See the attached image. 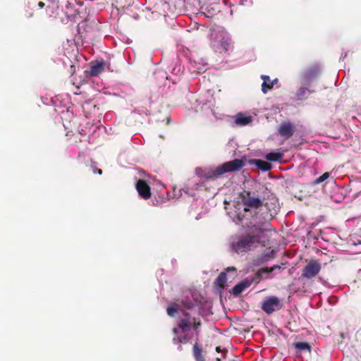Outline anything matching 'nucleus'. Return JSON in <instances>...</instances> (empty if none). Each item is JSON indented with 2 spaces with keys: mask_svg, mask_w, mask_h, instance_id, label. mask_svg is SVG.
<instances>
[{
  "mask_svg": "<svg viewBox=\"0 0 361 361\" xmlns=\"http://www.w3.org/2000/svg\"><path fill=\"white\" fill-rule=\"evenodd\" d=\"M240 197L244 207L243 218L250 220V224L257 226L258 214L263 200L255 191L250 190H243Z\"/></svg>",
  "mask_w": 361,
  "mask_h": 361,
  "instance_id": "1",
  "label": "nucleus"
},
{
  "mask_svg": "<svg viewBox=\"0 0 361 361\" xmlns=\"http://www.w3.org/2000/svg\"><path fill=\"white\" fill-rule=\"evenodd\" d=\"M248 227H251L252 231L246 235H240L236 242L232 243V249L237 253L248 252L255 243L260 241L261 234L264 232V229L261 226H253L247 224Z\"/></svg>",
  "mask_w": 361,
  "mask_h": 361,
  "instance_id": "2",
  "label": "nucleus"
},
{
  "mask_svg": "<svg viewBox=\"0 0 361 361\" xmlns=\"http://www.w3.org/2000/svg\"><path fill=\"white\" fill-rule=\"evenodd\" d=\"M280 210L278 200L275 197L269 198L266 202L263 200L260 212L258 214L257 226L262 227L267 222L270 221L276 216Z\"/></svg>",
  "mask_w": 361,
  "mask_h": 361,
  "instance_id": "3",
  "label": "nucleus"
},
{
  "mask_svg": "<svg viewBox=\"0 0 361 361\" xmlns=\"http://www.w3.org/2000/svg\"><path fill=\"white\" fill-rule=\"evenodd\" d=\"M282 307L283 304L279 298L270 296L263 301L261 308L267 314H271L276 311L280 310Z\"/></svg>",
  "mask_w": 361,
  "mask_h": 361,
  "instance_id": "4",
  "label": "nucleus"
},
{
  "mask_svg": "<svg viewBox=\"0 0 361 361\" xmlns=\"http://www.w3.org/2000/svg\"><path fill=\"white\" fill-rule=\"evenodd\" d=\"M245 164L242 159H235L232 161L225 162L217 167L218 174H224L227 172H233L240 170Z\"/></svg>",
  "mask_w": 361,
  "mask_h": 361,
  "instance_id": "5",
  "label": "nucleus"
},
{
  "mask_svg": "<svg viewBox=\"0 0 361 361\" xmlns=\"http://www.w3.org/2000/svg\"><path fill=\"white\" fill-rule=\"evenodd\" d=\"M321 269L320 263L317 260L312 259L302 269V277L311 279L319 274Z\"/></svg>",
  "mask_w": 361,
  "mask_h": 361,
  "instance_id": "6",
  "label": "nucleus"
},
{
  "mask_svg": "<svg viewBox=\"0 0 361 361\" xmlns=\"http://www.w3.org/2000/svg\"><path fill=\"white\" fill-rule=\"evenodd\" d=\"M319 75V68L314 66L306 69L300 76V82L303 85L309 86L310 83Z\"/></svg>",
  "mask_w": 361,
  "mask_h": 361,
  "instance_id": "7",
  "label": "nucleus"
},
{
  "mask_svg": "<svg viewBox=\"0 0 361 361\" xmlns=\"http://www.w3.org/2000/svg\"><path fill=\"white\" fill-rule=\"evenodd\" d=\"M296 130L295 125L290 121H283L278 128V134L283 138H290Z\"/></svg>",
  "mask_w": 361,
  "mask_h": 361,
  "instance_id": "8",
  "label": "nucleus"
},
{
  "mask_svg": "<svg viewBox=\"0 0 361 361\" xmlns=\"http://www.w3.org/2000/svg\"><path fill=\"white\" fill-rule=\"evenodd\" d=\"M194 318L185 310H182V317L180 318L178 324V328L182 333H186L191 329Z\"/></svg>",
  "mask_w": 361,
  "mask_h": 361,
  "instance_id": "9",
  "label": "nucleus"
},
{
  "mask_svg": "<svg viewBox=\"0 0 361 361\" xmlns=\"http://www.w3.org/2000/svg\"><path fill=\"white\" fill-rule=\"evenodd\" d=\"M135 188L141 198L148 200L151 197V188L146 180L138 179L135 184Z\"/></svg>",
  "mask_w": 361,
  "mask_h": 361,
  "instance_id": "10",
  "label": "nucleus"
},
{
  "mask_svg": "<svg viewBox=\"0 0 361 361\" xmlns=\"http://www.w3.org/2000/svg\"><path fill=\"white\" fill-rule=\"evenodd\" d=\"M274 257H275L274 250H268L264 251L263 253L260 254L259 255L257 256L256 257H255L252 259L251 264L253 267H259V266L269 262V260L274 259Z\"/></svg>",
  "mask_w": 361,
  "mask_h": 361,
  "instance_id": "11",
  "label": "nucleus"
},
{
  "mask_svg": "<svg viewBox=\"0 0 361 361\" xmlns=\"http://www.w3.org/2000/svg\"><path fill=\"white\" fill-rule=\"evenodd\" d=\"M106 69L110 70L109 62L104 61H97L96 63L92 64L89 74L90 76H98Z\"/></svg>",
  "mask_w": 361,
  "mask_h": 361,
  "instance_id": "12",
  "label": "nucleus"
},
{
  "mask_svg": "<svg viewBox=\"0 0 361 361\" xmlns=\"http://www.w3.org/2000/svg\"><path fill=\"white\" fill-rule=\"evenodd\" d=\"M252 284L250 277H247L238 283H237L233 288L231 293L235 295H239L244 290L249 288Z\"/></svg>",
  "mask_w": 361,
  "mask_h": 361,
  "instance_id": "13",
  "label": "nucleus"
},
{
  "mask_svg": "<svg viewBox=\"0 0 361 361\" xmlns=\"http://www.w3.org/2000/svg\"><path fill=\"white\" fill-rule=\"evenodd\" d=\"M269 272L267 267L261 268L257 270L253 276L250 277L252 283H259L262 280L269 279Z\"/></svg>",
  "mask_w": 361,
  "mask_h": 361,
  "instance_id": "14",
  "label": "nucleus"
},
{
  "mask_svg": "<svg viewBox=\"0 0 361 361\" xmlns=\"http://www.w3.org/2000/svg\"><path fill=\"white\" fill-rule=\"evenodd\" d=\"M196 173L199 176L204 178L206 180H213L222 176V174H218L217 167L214 170H209L207 171H202L200 169H196Z\"/></svg>",
  "mask_w": 361,
  "mask_h": 361,
  "instance_id": "15",
  "label": "nucleus"
},
{
  "mask_svg": "<svg viewBox=\"0 0 361 361\" xmlns=\"http://www.w3.org/2000/svg\"><path fill=\"white\" fill-rule=\"evenodd\" d=\"M312 92L313 91L307 89V86L302 85V86L296 91L295 97L298 100H305Z\"/></svg>",
  "mask_w": 361,
  "mask_h": 361,
  "instance_id": "16",
  "label": "nucleus"
},
{
  "mask_svg": "<svg viewBox=\"0 0 361 361\" xmlns=\"http://www.w3.org/2000/svg\"><path fill=\"white\" fill-rule=\"evenodd\" d=\"M297 350V353H310L312 350L311 345L307 342H295L293 344Z\"/></svg>",
  "mask_w": 361,
  "mask_h": 361,
  "instance_id": "17",
  "label": "nucleus"
},
{
  "mask_svg": "<svg viewBox=\"0 0 361 361\" xmlns=\"http://www.w3.org/2000/svg\"><path fill=\"white\" fill-rule=\"evenodd\" d=\"M192 354L195 361H205L203 349L197 342H195L192 346Z\"/></svg>",
  "mask_w": 361,
  "mask_h": 361,
  "instance_id": "18",
  "label": "nucleus"
},
{
  "mask_svg": "<svg viewBox=\"0 0 361 361\" xmlns=\"http://www.w3.org/2000/svg\"><path fill=\"white\" fill-rule=\"evenodd\" d=\"M252 164L264 172L271 170L272 168V165L269 162L262 159H254L252 160Z\"/></svg>",
  "mask_w": 361,
  "mask_h": 361,
  "instance_id": "19",
  "label": "nucleus"
},
{
  "mask_svg": "<svg viewBox=\"0 0 361 361\" xmlns=\"http://www.w3.org/2000/svg\"><path fill=\"white\" fill-rule=\"evenodd\" d=\"M261 78L263 80L262 91L266 94L268 90H271L274 87V81H271L268 75H262Z\"/></svg>",
  "mask_w": 361,
  "mask_h": 361,
  "instance_id": "20",
  "label": "nucleus"
},
{
  "mask_svg": "<svg viewBox=\"0 0 361 361\" xmlns=\"http://www.w3.org/2000/svg\"><path fill=\"white\" fill-rule=\"evenodd\" d=\"M251 121V116H244L243 114H238L235 119V123L238 126H246Z\"/></svg>",
  "mask_w": 361,
  "mask_h": 361,
  "instance_id": "21",
  "label": "nucleus"
},
{
  "mask_svg": "<svg viewBox=\"0 0 361 361\" xmlns=\"http://www.w3.org/2000/svg\"><path fill=\"white\" fill-rule=\"evenodd\" d=\"M220 49L225 52L232 51L233 45L230 39H222L220 42Z\"/></svg>",
  "mask_w": 361,
  "mask_h": 361,
  "instance_id": "22",
  "label": "nucleus"
},
{
  "mask_svg": "<svg viewBox=\"0 0 361 361\" xmlns=\"http://www.w3.org/2000/svg\"><path fill=\"white\" fill-rule=\"evenodd\" d=\"M283 154L281 152H270L266 155L267 160L269 161H278L283 159Z\"/></svg>",
  "mask_w": 361,
  "mask_h": 361,
  "instance_id": "23",
  "label": "nucleus"
},
{
  "mask_svg": "<svg viewBox=\"0 0 361 361\" xmlns=\"http://www.w3.org/2000/svg\"><path fill=\"white\" fill-rule=\"evenodd\" d=\"M179 308H180V306H179L178 303H177V302L171 303L166 309L167 314L170 317H174L175 314L178 312Z\"/></svg>",
  "mask_w": 361,
  "mask_h": 361,
  "instance_id": "24",
  "label": "nucleus"
},
{
  "mask_svg": "<svg viewBox=\"0 0 361 361\" xmlns=\"http://www.w3.org/2000/svg\"><path fill=\"white\" fill-rule=\"evenodd\" d=\"M226 274L225 272H221L216 279V283L220 288H224V284L226 283Z\"/></svg>",
  "mask_w": 361,
  "mask_h": 361,
  "instance_id": "25",
  "label": "nucleus"
},
{
  "mask_svg": "<svg viewBox=\"0 0 361 361\" xmlns=\"http://www.w3.org/2000/svg\"><path fill=\"white\" fill-rule=\"evenodd\" d=\"M202 326V322L199 318H194V320L192 322V327L193 331H195V334L196 337L199 336L200 331L199 329Z\"/></svg>",
  "mask_w": 361,
  "mask_h": 361,
  "instance_id": "26",
  "label": "nucleus"
},
{
  "mask_svg": "<svg viewBox=\"0 0 361 361\" xmlns=\"http://www.w3.org/2000/svg\"><path fill=\"white\" fill-rule=\"evenodd\" d=\"M173 343L178 345V350L179 351L183 350L182 343H183V338L180 336H174L173 338Z\"/></svg>",
  "mask_w": 361,
  "mask_h": 361,
  "instance_id": "27",
  "label": "nucleus"
},
{
  "mask_svg": "<svg viewBox=\"0 0 361 361\" xmlns=\"http://www.w3.org/2000/svg\"><path fill=\"white\" fill-rule=\"evenodd\" d=\"M329 177V173L325 172L322 176H320L319 177L316 178L314 180L313 183H314V185H318V184L324 182V180H326V179H328Z\"/></svg>",
  "mask_w": 361,
  "mask_h": 361,
  "instance_id": "28",
  "label": "nucleus"
},
{
  "mask_svg": "<svg viewBox=\"0 0 361 361\" xmlns=\"http://www.w3.org/2000/svg\"><path fill=\"white\" fill-rule=\"evenodd\" d=\"M180 304L185 310H190L195 306L194 302L190 300H181Z\"/></svg>",
  "mask_w": 361,
  "mask_h": 361,
  "instance_id": "29",
  "label": "nucleus"
},
{
  "mask_svg": "<svg viewBox=\"0 0 361 361\" xmlns=\"http://www.w3.org/2000/svg\"><path fill=\"white\" fill-rule=\"evenodd\" d=\"M216 351L219 353V352H222L223 353V357H226V354L227 353L228 350L224 348L223 350L221 349V347L220 346H217L216 347Z\"/></svg>",
  "mask_w": 361,
  "mask_h": 361,
  "instance_id": "30",
  "label": "nucleus"
},
{
  "mask_svg": "<svg viewBox=\"0 0 361 361\" xmlns=\"http://www.w3.org/2000/svg\"><path fill=\"white\" fill-rule=\"evenodd\" d=\"M269 274H271L272 271H274L276 269H280L281 267L279 265H274L271 267H267Z\"/></svg>",
  "mask_w": 361,
  "mask_h": 361,
  "instance_id": "31",
  "label": "nucleus"
},
{
  "mask_svg": "<svg viewBox=\"0 0 361 361\" xmlns=\"http://www.w3.org/2000/svg\"><path fill=\"white\" fill-rule=\"evenodd\" d=\"M182 338H183V343H187L188 342H189V341L190 339V337L188 336L187 334H185L184 336H183Z\"/></svg>",
  "mask_w": 361,
  "mask_h": 361,
  "instance_id": "32",
  "label": "nucleus"
},
{
  "mask_svg": "<svg viewBox=\"0 0 361 361\" xmlns=\"http://www.w3.org/2000/svg\"><path fill=\"white\" fill-rule=\"evenodd\" d=\"M179 330L180 329L178 328V326L173 329L172 332L174 334V336H178V334L179 332Z\"/></svg>",
  "mask_w": 361,
  "mask_h": 361,
  "instance_id": "33",
  "label": "nucleus"
},
{
  "mask_svg": "<svg viewBox=\"0 0 361 361\" xmlns=\"http://www.w3.org/2000/svg\"><path fill=\"white\" fill-rule=\"evenodd\" d=\"M38 6H39V7L40 8H44V4L42 1H39V2L38 3Z\"/></svg>",
  "mask_w": 361,
  "mask_h": 361,
  "instance_id": "34",
  "label": "nucleus"
},
{
  "mask_svg": "<svg viewBox=\"0 0 361 361\" xmlns=\"http://www.w3.org/2000/svg\"><path fill=\"white\" fill-rule=\"evenodd\" d=\"M227 271H236V269L235 267H228L227 269H226Z\"/></svg>",
  "mask_w": 361,
  "mask_h": 361,
  "instance_id": "35",
  "label": "nucleus"
},
{
  "mask_svg": "<svg viewBox=\"0 0 361 361\" xmlns=\"http://www.w3.org/2000/svg\"><path fill=\"white\" fill-rule=\"evenodd\" d=\"M96 171H97L99 174H102V169H96Z\"/></svg>",
  "mask_w": 361,
  "mask_h": 361,
  "instance_id": "36",
  "label": "nucleus"
},
{
  "mask_svg": "<svg viewBox=\"0 0 361 361\" xmlns=\"http://www.w3.org/2000/svg\"><path fill=\"white\" fill-rule=\"evenodd\" d=\"M71 69L72 73L75 72V66H71Z\"/></svg>",
  "mask_w": 361,
  "mask_h": 361,
  "instance_id": "37",
  "label": "nucleus"
},
{
  "mask_svg": "<svg viewBox=\"0 0 361 361\" xmlns=\"http://www.w3.org/2000/svg\"><path fill=\"white\" fill-rule=\"evenodd\" d=\"M273 81H274V83H276L278 81V79H275Z\"/></svg>",
  "mask_w": 361,
  "mask_h": 361,
  "instance_id": "38",
  "label": "nucleus"
},
{
  "mask_svg": "<svg viewBox=\"0 0 361 361\" xmlns=\"http://www.w3.org/2000/svg\"><path fill=\"white\" fill-rule=\"evenodd\" d=\"M216 360V361H221V358H219V357H217Z\"/></svg>",
  "mask_w": 361,
  "mask_h": 361,
  "instance_id": "39",
  "label": "nucleus"
}]
</instances>
